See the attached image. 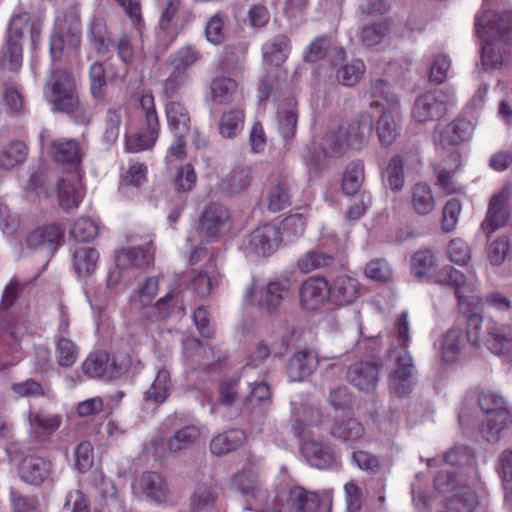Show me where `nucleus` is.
I'll list each match as a JSON object with an SVG mask.
<instances>
[{"label":"nucleus","mask_w":512,"mask_h":512,"mask_svg":"<svg viewBox=\"0 0 512 512\" xmlns=\"http://www.w3.org/2000/svg\"><path fill=\"white\" fill-rule=\"evenodd\" d=\"M28 149L24 142L13 141L0 151V167L6 170L25 161Z\"/></svg>","instance_id":"nucleus-55"},{"label":"nucleus","mask_w":512,"mask_h":512,"mask_svg":"<svg viewBox=\"0 0 512 512\" xmlns=\"http://www.w3.org/2000/svg\"><path fill=\"white\" fill-rule=\"evenodd\" d=\"M245 115L243 110L238 108L229 109L224 112L219 121V133L222 137L232 139L242 131Z\"/></svg>","instance_id":"nucleus-49"},{"label":"nucleus","mask_w":512,"mask_h":512,"mask_svg":"<svg viewBox=\"0 0 512 512\" xmlns=\"http://www.w3.org/2000/svg\"><path fill=\"white\" fill-rule=\"evenodd\" d=\"M301 451L306 461L313 467L327 469L338 466L337 457L327 443L315 440L305 441Z\"/></svg>","instance_id":"nucleus-20"},{"label":"nucleus","mask_w":512,"mask_h":512,"mask_svg":"<svg viewBox=\"0 0 512 512\" xmlns=\"http://www.w3.org/2000/svg\"><path fill=\"white\" fill-rule=\"evenodd\" d=\"M466 341L467 338L455 322L443 337L441 349L443 361L448 364L454 363L461 355Z\"/></svg>","instance_id":"nucleus-37"},{"label":"nucleus","mask_w":512,"mask_h":512,"mask_svg":"<svg viewBox=\"0 0 512 512\" xmlns=\"http://www.w3.org/2000/svg\"><path fill=\"white\" fill-rule=\"evenodd\" d=\"M29 31L33 42L39 36L35 22L31 23V16L27 12L16 14L9 23L7 35V52L5 57L9 58L10 70H17L22 64L21 39L24 32Z\"/></svg>","instance_id":"nucleus-7"},{"label":"nucleus","mask_w":512,"mask_h":512,"mask_svg":"<svg viewBox=\"0 0 512 512\" xmlns=\"http://www.w3.org/2000/svg\"><path fill=\"white\" fill-rule=\"evenodd\" d=\"M168 129L172 134H189L191 115L186 105L179 100L166 101L164 105Z\"/></svg>","instance_id":"nucleus-24"},{"label":"nucleus","mask_w":512,"mask_h":512,"mask_svg":"<svg viewBox=\"0 0 512 512\" xmlns=\"http://www.w3.org/2000/svg\"><path fill=\"white\" fill-rule=\"evenodd\" d=\"M474 126L466 118H456L443 127H437L432 139L437 147L447 149L467 142L473 134Z\"/></svg>","instance_id":"nucleus-10"},{"label":"nucleus","mask_w":512,"mask_h":512,"mask_svg":"<svg viewBox=\"0 0 512 512\" xmlns=\"http://www.w3.org/2000/svg\"><path fill=\"white\" fill-rule=\"evenodd\" d=\"M478 405L486 415L480 433L490 443L498 442L503 432L512 425V414L505 399L491 391H482L478 395Z\"/></svg>","instance_id":"nucleus-4"},{"label":"nucleus","mask_w":512,"mask_h":512,"mask_svg":"<svg viewBox=\"0 0 512 512\" xmlns=\"http://www.w3.org/2000/svg\"><path fill=\"white\" fill-rule=\"evenodd\" d=\"M509 199L510 190L507 187L502 188L489 199L486 215L480 226L487 238L508 224L510 219Z\"/></svg>","instance_id":"nucleus-9"},{"label":"nucleus","mask_w":512,"mask_h":512,"mask_svg":"<svg viewBox=\"0 0 512 512\" xmlns=\"http://www.w3.org/2000/svg\"><path fill=\"white\" fill-rule=\"evenodd\" d=\"M448 161L452 163L448 167L435 169L436 185L446 195L463 193L464 188L454 180V174L461 167V154L457 151L452 152L448 157Z\"/></svg>","instance_id":"nucleus-28"},{"label":"nucleus","mask_w":512,"mask_h":512,"mask_svg":"<svg viewBox=\"0 0 512 512\" xmlns=\"http://www.w3.org/2000/svg\"><path fill=\"white\" fill-rule=\"evenodd\" d=\"M400 109H384L376 123V132L383 146H390L399 136Z\"/></svg>","instance_id":"nucleus-30"},{"label":"nucleus","mask_w":512,"mask_h":512,"mask_svg":"<svg viewBox=\"0 0 512 512\" xmlns=\"http://www.w3.org/2000/svg\"><path fill=\"white\" fill-rule=\"evenodd\" d=\"M154 252L152 242L144 246L122 249L116 255V265L121 269H145L153 264Z\"/></svg>","instance_id":"nucleus-21"},{"label":"nucleus","mask_w":512,"mask_h":512,"mask_svg":"<svg viewBox=\"0 0 512 512\" xmlns=\"http://www.w3.org/2000/svg\"><path fill=\"white\" fill-rule=\"evenodd\" d=\"M483 343L493 354L506 357L512 363V330L509 326L488 319Z\"/></svg>","instance_id":"nucleus-13"},{"label":"nucleus","mask_w":512,"mask_h":512,"mask_svg":"<svg viewBox=\"0 0 512 512\" xmlns=\"http://www.w3.org/2000/svg\"><path fill=\"white\" fill-rule=\"evenodd\" d=\"M57 195L60 207L69 211L79 206L82 200L80 191L70 180L61 178L57 181Z\"/></svg>","instance_id":"nucleus-54"},{"label":"nucleus","mask_w":512,"mask_h":512,"mask_svg":"<svg viewBox=\"0 0 512 512\" xmlns=\"http://www.w3.org/2000/svg\"><path fill=\"white\" fill-rule=\"evenodd\" d=\"M456 324L465 332L467 342L474 347H479L484 341L485 331H483V317L475 312L465 311L461 313L457 319Z\"/></svg>","instance_id":"nucleus-33"},{"label":"nucleus","mask_w":512,"mask_h":512,"mask_svg":"<svg viewBox=\"0 0 512 512\" xmlns=\"http://www.w3.org/2000/svg\"><path fill=\"white\" fill-rule=\"evenodd\" d=\"M253 180L252 171L247 166L232 169L222 180L221 188L226 194L234 195L249 188Z\"/></svg>","instance_id":"nucleus-39"},{"label":"nucleus","mask_w":512,"mask_h":512,"mask_svg":"<svg viewBox=\"0 0 512 512\" xmlns=\"http://www.w3.org/2000/svg\"><path fill=\"white\" fill-rule=\"evenodd\" d=\"M359 282L350 276L340 275L329 284L330 302L337 306L353 303L359 296Z\"/></svg>","instance_id":"nucleus-23"},{"label":"nucleus","mask_w":512,"mask_h":512,"mask_svg":"<svg viewBox=\"0 0 512 512\" xmlns=\"http://www.w3.org/2000/svg\"><path fill=\"white\" fill-rule=\"evenodd\" d=\"M230 218L228 209L222 204L213 202L206 206L200 217L202 231L210 236H218L227 226Z\"/></svg>","instance_id":"nucleus-25"},{"label":"nucleus","mask_w":512,"mask_h":512,"mask_svg":"<svg viewBox=\"0 0 512 512\" xmlns=\"http://www.w3.org/2000/svg\"><path fill=\"white\" fill-rule=\"evenodd\" d=\"M292 181L287 176L282 177L274 183L268 191V209L272 212H279L291 204Z\"/></svg>","instance_id":"nucleus-38"},{"label":"nucleus","mask_w":512,"mask_h":512,"mask_svg":"<svg viewBox=\"0 0 512 512\" xmlns=\"http://www.w3.org/2000/svg\"><path fill=\"white\" fill-rule=\"evenodd\" d=\"M334 256L320 248L312 249L301 256L297 262L300 271L309 273L316 269L330 267L334 263Z\"/></svg>","instance_id":"nucleus-46"},{"label":"nucleus","mask_w":512,"mask_h":512,"mask_svg":"<svg viewBox=\"0 0 512 512\" xmlns=\"http://www.w3.org/2000/svg\"><path fill=\"white\" fill-rule=\"evenodd\" d=\"M435 281L452 288L459 304L466 302L469 293H473L476 286V276L473 272L465 275L451 265L443 266L435 275Z\"/></svg>","instance_id":"nucleus-12"},{"label":"nucleus","mask_w":512,"mask_h":512,"mask_svg":"<svg viewBox=\"0 0 512 512\" xmlns=\"http://www.w3.org/2000/svg\"><path fill=\"white\" fill-rule=\"evenodd\" d=\"M370 96L374 105L382 106L384 109L399 108L398 97L391 92L388 83L383 79L371 83Z\"/></svg>","instance_id":"nucleus-52"},{"label":"nucleus","mask_w":512,"mask_h":512,"mask_svg":"<svg viewBox=\"0 0 512 512\" xmlns=\"http://www.w3.org/2000/svg\"><path fill=\"white\" fill-rule=\"evenodd\" d=\"M365 71L364 62L361 59H353L337 70L336 79L339 84L345 87H354L363 78Z\"/></svg>","instance_id":"nucleus-53"},{"label":"nucleus","mask_w":512,"mask_h":512,"mask_svg":"<svg viewBox=\"0 0 512 512\" xmlns=\"http://www.w3.org/2000/svg\"><path fill=\"white\" fill-rule=\"evenodd\" d=\"M89 91L96 103H103L107 92V79L104 64L95 61L89 67Z\"/></svg>","instance_id":"nucleus-44"},{"label":"nucleus","mask_w":512,"mask_h":512,"mask_svg":"<svg viewBox=\"0 0 512 512\" xmlns=\"http://www.w3.org/2000/svg\"><path fill=\"white\" fill-rule=\"evenodd\" d=\"M170 373L166 369H160L151 386L145 391L143 400L146 403L160 405L164 403L170 392Z\"/></svg>","instance_id":"nucleus-42"},{"label":"nucleus","mask_w":512,"mask_h":512,"mask_svg":"<svg viewBox=\"0 0 512 512\" xmlns=\"http://www.w3.org/2000/svg\"><path fill=\"white\" fill-rule=\"evenodd\" d=\"M318 366L316 355L307 350L295 352L287 364V375L291 381H304L310 377Z\"/></svg>","instance_id":"nucleus-26"},{"label":"nucleus","mask_w":512,"mask_h":512,"mask_svg":"<svg viewBox=\"0 0 512 512\" xmlns=\"http://www.w3.org/2000/svg\"><path fill=\"white\" fill-rule=\"evenodd\" d=\"M479 501L476 494L466 486H460L450 499V506L458 512H473Z\"/></svg>","instance_id":"nucleus-60"},{"label":"nucleus","mask_w":512,"mask_h":512,"mask_svg":"<svg viewBox=\"0 0 512 512\" xmlns=\"http://www.w3.org/2000/svg\"><path fill=\"white\" fill-rule=\"evenodd\" d=\"M43 94L53 112L67 116L79 126L87 127L92 123L95 108L81 99L76 80L68 69H52Z\"/></svg>","instance_id":"nucleus-1"},{"label":"nucleus","mask_w":512,"mask_h":512,"mask_svg":"<svg viewBox=\"0 0 512 512\" xmlns=\"http://www.w3.org/2000/svg\"><path fill=\"white\" fill-rule=\"evenodd\" d=\"M390 32V24L387 20L369 23L362 26L359 32V40L366 48L379 45Z\"/></svg>","instance_id":"nucleus-48"},{"label":"nucleus","mask_w":512,"mask_h":512,"mask_svg":"<svg viewBox=\"0 0 512 512\" xmlns=\"http://www.w3.org/2000/svg\"><path fill=\"white\" fill-rule=\"evenodd\" d=\"M408 203L412 211L419 216L429 215L436 207L433 191L425 182H418L411 187Z\"/></svg>","instance_id":"nucleus-29"},{"label":"nucleus","mask_w":512,"mask_h":512,"mask_svg":"<svg viewBox=\"0 0 512 512\" xmlns=\"http://www.w3.org/2000/svg\"><path fill=\"white\" fill-rule=\"evenodd\" d=\"M217 499L215 490L206 484H197L191 496V508L194 512H203L213 508Z\"/></svg>","instance_id":"nucleus-57"},{"label":"nucleus","mask_w":512,"mask_h":512,"mask_svg":"<svg viewBox=\"0 0 512 512\" xmlns=\"http://www.w3.org/2000/svg\"><path fill=\"white\" fill-rule=\"evenodd\" d=\"M397 347L389 349V359L395 363L390 386L398 396L407 395L413 385V359L407 346L410 341L408 313L403 311L396 323Z\"/></svg>","instance_id":"nucleus-3"},{"label":"nucleus","mask_w":512,"mask_h":512,"mask_svg":"<svg viewBox=\"0 0 512 512\" xmlns=\"http://www.w3.org/2000/svg\"><path fill=\"white\" fill-rule=\"evenodd\" d=\"M475 32L486 38L481 50L484 71L497 70L510 52L512 42V11L502 13L481 11L475 15Z\"/></svg>","instance_id":"nucleus-2"},{"label":"nucleus","mask_w":512,"mask_h":512,"mask_svg":"<svg viewBox=\"0 0 512 512\" xmlns=\"http://www.w3.org/2000/svg\"><path fill=\"white\" fill-rule=\"evenodd\" d=\"M88 39L94 51L100 56L107 55L114 45V39L108 30L106 21L102 18H93L90 22Z\"/></svg>","instance_id":"nucleus-34"},{"label":"nucleus","mask_w":512,"mask_h":512,"mask_svg":"<svg viewBox=\"0 0 512 512\" xmlns=\"http://www.w3.org/2000/svg\"><path fill=\"white\" fill-rule=\"evenodd\" d=\"M332 490L309 491L302 486L289 489L285 501L276 502L267 512H314L321 506L330 507Z\"/></svg>","instance_id":"nucleus-5"},{"label":"nucleus","mask_w":512,"mask_h":512,"mask_svg":"<svg viewBox=\"0 0 512 512\" xmlns=\"http://www.w3.org/2000/svg\"><path fill=\"white\" fill-rule=\"evenodd\" d=\"M232 485L243 496L253 499L261 497V485L257 474L252 470H243L235 474L232 479Z\"/></svg>","instance_id":"nucleus-47"},{"label":"nucleus","mask_w":512,"mask_h":512,"mask_svg":"<svg viewBox=\"0 0 512 512\" xmlns=\"http://www.w3.org/2000/svg\"><path fill=\"white\" fill-rule=\"evenodd\" d=\"M81 42V21L74 8L68 9L59 23L58 31L51 36L50 54L53 61L61 60L64 51H74Z\"/></svg>","instance_id":"nucleus-6"},{"label":"nucleus","mask_w":512,"mask_h":512,"mask_svg":"<svg viewBox=\"0 0 512 512\" xmlns=\"http://www.w3.org/2000/svg\"><path fill=\"white\" fill-rule=\"evenodd\" d=\"M135 489L155 503L166 502L170 495V488L165 478L153 471L142 473L136 481Z\"/></svg>","instance_id":"nucleus-18"},{"label":"nucleus","mask_w":512,"mask_h":512,"mask_svg":"<svg viewBox=\"0 0 512 512\" xmlns=\"http://www.w3.org/2000/svg\"><path fill=\"white\" fill-rule=\"evenodd\" d=\"M200 437V429L195 425H187L174 433L168 440V448L177 452L190 447Z\"/></svg>","instance_id":"nucleus-58"},{"label":"nucleus","mask_w":512,"mask_h":512,"mask_svg":"<svg viewBox=\"0 0 512 512\" xmlns=\"http://www.w3.org/2000/svg\"><path fill=\"white\" fill-rule=\"evenodd\" d=\"M82 371L90 378L113 379L121 375L123 367L106 352L91 353L82 364Z\"/></svg>","instance_id":"nucleus-19"},{"label":"nucleus","mask_w":512,"mask_h":512,"mask_svg":"<svg viewBox=\"0 0 512 512\" xmlns=\"http://www.w3.org/2000/svg\"><path fill=\"white\" fill-rule=\"evenodd\" d=\"M290 292L288 278H277L267 283L260 293L259 304L272 313L279 309Z\"/></svg>","instance_id":"nucleus-27"},{"label":"nucleus","mask_w":512,"mask_h":512,"mask_svg":"<svg viewBox=\"0 0 512 512\" xmlns=\"http://www.w3.org/2000/svg\"><path fill=\"white\" fill-rule=\"evenodd\" d=\"M364 181V165L360 161L349 163L342 179V190L346 195H355Z\"/></svg>","instance_id":"nucleus-56"},{"label":"nucleus","mask_w":512,"mask_h":512,"mask_svg":"<svg viewBox=\"0 0 512 512\" xmlns=\"http://www.w3.org/2000/svg\"><path fill=\"white\" fill-rule=\"evenodd\" d=\"M22 481L29 485L40 486L51 478L53 464L50 460L38 456L24 457L18 467Z\"/></svg>","instance_id":"nucleus-16"},{"label":"nucleus","mask_w":512,"mask_h":512,"mask_svg":"<svg viewBox=\"0 0 512 512\" xmlns=\"http://www.w3.org/2000/svg\"><path fill=\"white\" fill-rule=\"evenodd\" d=\"M382 366V361L355 362L348 367L346 380L359 391L372 392L378 385Z\"/></svg>","instance_id":"nucleus-11"},{"label":"nucleus","mask_w":512,"mask_h":512,"mask_svg":"<svg viewBox=\"0 0 512 512\" xmlns=\"http://www.w3.org/2000/svg\"><path fill=\"white\" fill-rule=\"evenodd\" d=\"M296 105V100L289 97L286 98L278 107V129L285 139H291L296 134L298 120Z\"/></svg>","instance_id":"nucleus-36"},{"label":"nucleus","mask_w":512,"mask_h":512,"mask_svg":"<svg viewBox=\"0 0 512 512\" xmlns=\"http://www.w3.org/2000/svg\"><path fill=\"white\" fill-rule=\"evenodd\" d=\"M331 435L343 442L355 441L364 435V427L355 418L338 420L331 427Z\"/></svg>","instance_id":"nucleus-51"},{"label":"nucleus","mask_w":512,"mask_h":512,"mask_svg":"<svg viewBox=\"0 0 512 512\" xmlns=\"http://www.w3.org/2000/svg\"><path fill=\"white\" fill-rule=\"evenodd\" d=\"M86 150V144L77 139L59 138L50 145V154L56 162L73 167L80 166Z\"/></svg>","instance_id":"nucleus-17"},{"label":"nucleus","mask_w":512,"mask_h":512,"mask_svg":"<svg viewBox=\"0 0 512 512\" xmlns=\"http://www.w3.org/2000/svg\"><path fill=\"white\" fill-rule=\"evenodd\" d=\"M245 435L242 430L232 429L221 433L210 442L211 453L217 456L228 454L236 450L244 441Z\"/></svg>","instance_id":"nucleus-43"},{"label":"nucleus","mask_w":512,"mask_h":512,"mask_svg":"<svg viewBox=\"0 0 512 512\" xmlns=\"http://www.w3.org/2000/svg\"><path fill=\"white\" fill-rule=\"evenodd\" d=\"M122 123V110L120 107H111L107 110L104 118L103 139L108 144L117 141Z\"/></svg>","instance_id":"nucleus-59"},{"label":"nucleus","mask_w":512,"mask_h":512,"mask_svg":"<svg viewBox=\"0 0 512 512\" xmlns=\"http://www.w3.org/2000/svg\"><path fill=\"white\" fill-rule=\"evenodd\" d=\"M29 422L32 429L39 435L49 436L59 428L61 417L58 415L45 416L40 412H31L29 414Z\"/></svg>","instance_id":"nucleus-61"},{"label":"nucleus","mask_w":512,"mask_h":512,"mask_svg":"<svg viewBox=\"0 0 512 512\" xmlns=\"http://www.w3.org/2000/svg\"><path fill=\"white\" fill-rule=\"evenodd\" d=\"M238 96V83L225 76H218L210 83V99L219 105H229Z\"/></svg>","instance_id":"nucleus-35"},{"label":"nucleus","mask_w":512,"mask_h":512,"mask_svg":"<svg viewBox=\"0 0 512 512\" xmlns=\"http://www.w3.org/2000/svg\"><path fill=\"white\" fill-rule=\"evenodd\" d=\"M300 303L303 309L314 311L326 300L330 301L329 284L325 278L310 277L305 280L299 290Z\"/></svg>","instance_id":"nucleus-15"},{"label":"nucleus","mask_w":512,"mask_h":512,"mask_svg":"<svg viewBox=\"0 0 512 512\" xmlns=\"http://www.w3.org/2000/svg\"><path fill=\"white\" fill-rule=\"evenodd\" d=\"M70 235L78 242H89L98 235V226L93 220L80 217L72 225Z\"/></svg>","instance_id":"nucleus-64"},{"label":"nucleus","mask_w":512,"mask_h":512,"mask_svg":"<svg viewBox=\"0 0 512 512\" xmlns=\"http://www.w3.org/2000/svg\"><path fill=\"white\" fill-rule=\"evenodd\" d=\"M213 261L209 259L204 269L190 273L189 287L200 297L208 296L218 285L217 273L213 269Z\"/></svg>","instance_id":"nucleus-32"},{"label":"nucleus","mask_w":512,"mask_h":512,"mask_svg":"<svg viewBox=\"0 0 512 512\" xmlns=\"http://www.w3.org/2000/svg\"><path fill=\"white\" fill-rule=\"evenodd\" d=\"M281 241V229L267 223L247 235L242 241L241 249L247 256L268 257L278 249Z\"/></svg>","instance_id":"nucleus-8"},{"label":"nucleus","mask_w":512,"mask_h":512,"mask_svg":"<svg viewBox=\"0 0 512 512\" xmlns=\"http://www.w3.org/2000/svg\"><path fill=\"white\" fill-rule=\"evenodd\" d=\"M99 253L92 247H80L73 253V268L79 278H86L97 268Z\"/></svg>","instance_id":"nucleus-41"},{"label":"nucleus","mask_w":512,"mask_h":512,"mask_svg":"<svg viewBox=\"0 0 512 512\" xmlns=\"http://www.w3.org/2000/svg\"><path fill=\"white\" fill-rule=\"evenodd\" d=\"M202 59V54L194 47L188 45L180 48L168 58L171 69L188 74L187 69Z\"/></svg>","instance_id":"nucleus-50"},{"label":"nucleus","mask_w":512,"mask_h":512,"mask_svg":"<svg viewBox=\"0 0 512 512\" xmlns=\"http://www.w3.org/2000/svg\"><path fill=\"white\" fill-rule=\"evenodd\" d=\"M290 53V40L286 35L275 36L263 48L264 59L274 66H280Z\"/></svg>","instance_id":"nucleus-45"},{"label":"nucleus","mask_w":512,"mask_h":512,"mask_svg":"<svg viewBox=\"0 0 512 512\" xmlns=\"http://www.w3.org/2000/svg\"><path fill=\"white\" fill-rule=\"evenodd\" d=\"M446 103L441 94L428 92L419 96L412 108V117L418 123L437 121L446 114Z\"/></svg>","instance_id":"nucleus-14"},{"label":"nucleus","mask_w":512,"mask_h":512,"mask_svg":"<svg viewBox=\"0 0 512 512\" xmlns=\"http://www.w3.org/2000/svg\"><path fill=\"white\" fill-rule=\"evenodd\" d=\"M183 349L185 358L191 363L197 364L199 367L207 370L213 367L214 363L205 361L204 358L206 360L210 357L212 359L216 358L215 351L212 348L206 350L199 339L193 337L186 338L183 341Z\"/></svg>","instance_id":"nucleus-40"},{"label":"nucleus","mask_w":512,"mask_h":512,"mask_svg":"<svg viewBox=\"0 0 512 512\" xmlns=\"http://www.w3.org/2000/svg\"><path fill=\"white\" fill-rule=\"evenodd\" d=\"M197 182V175L193 166L189 163L176 169L173 177V187L180 193H188L193 190Z\"/></svg>","instance_id":"nucleus-62"},{"label":"nucleus","mask_w":512,"mask_h":512,"mask_svg":"<svg viewBox=\"0 0 512 512\" xmlns=\"http://www.w3.org/2000/svg\"><path fill=\"white\" fill-rule=\"evenodd\" d=\"M321 148L326 156H335L349 148L346 137L341 129L327 132L321 142Z\"/></svg>","instance_id":"nucleus-63"},{"label":"nucleus","mask_w":512,"mask_h":512,"mask_svg":"<svg viewBox=\"0 0 512 512\" xmlns=\"http://www.w3.org/2000/svg\"><path fill=\"white\" fill-rule=\"evenodd\" d=\"M63 238V233L60 227L56 224L45 225L38 227L32 231L26 238V243L30 248L38 249L47 247L50 251L54 252Z\"/></svg>","instance_id":"nucleus-31"},{"label":"nucleus","mask_w":512,"mask_h":512,"mask_svg":"<svg viewBox=\"0 0 512 512\" xmlns=\"http://www.w3.org/2000/svg\"><path fill=\"white\" fill-rule=\"evenodd\" d=\"M372 131L373 118L369 113L364 112L353 119L343 133L349 148L360 150L368 143Z\"/></svg>","instance_id":"nucleus-22"}]
</instances>
